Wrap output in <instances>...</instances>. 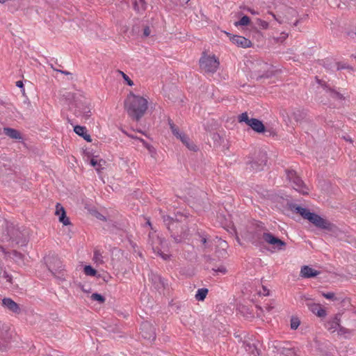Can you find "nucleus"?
I'll use <instances>...</instances> for the list:
<instances>
[{
  "label": "nucleus",
  "instance_id": "nucleus-10",
  "mask_svg": "<svg viewBox=\"0 0 356 356\" xmlns=\"http://www.w3.org/2000/svg\"><path fill=\"white\" fill-rule=\"evenodd\" d=\"M263 238L266 243L273 245L279 250H284L286 245L284 241L276 237L270 232H264Z\"/></svg>",
  "mask_w": 356,
  "mask_h": 356
},
{
  "label": "nucleus",
  "instance_id": "nucleus-27",
  "mask_svg": "<svg viewBox=\"0 0 356 356\" xmlns=\"http://www.w3.org/2000/svg\"><path fill=\"white\" fill-rule=\"evenodd\" d=\"M178 138L190 150L197 151V147L195 145H194L191 141L189 137L183 133H179L178 135Z\"/></svg>",
  "mask_w": 356,
  "mask_h": 356
},
{
  "label": "nucleus",
  "instance_id": "nucleus-54",
  "mask_svg": "<svg viewBox=\"0 0 356 356\" xmlns=\"http://www.w3.org/2000/svg\"><path fill=\"white\" fill-rule=\"evenodd\" d=\"M151 31L148 26H146L143 29V36L148 37L150 35Z\"/></svg>",
  "mask_w": 356,
  "mask_h": 356
},
{
  "label": "nucleus",
  "instance_id": "nucleus-12",
  "mask_svg": "<svg viewBox=\"0 0 356 356\" xmlns=\"http://www.w3.org/2000/svg\"><path fill=\"white\" fill-rule=\"evenodd\" d=\"M302 299H305L306 306L308 307L309 311H311L313 314H316L317 316L323 318L326 316L327 312L325 309H323L320 304L314 303L311 301V299L305 298V296L301 297Z\"/></svg>",
  "mask_w": 356,
  "mask_h": 356
},
{
  "label": "nucleus",
  "instance_id": "nucleus-3",
  "mask_svg": "<svg viewBox=\"0 0 356 356\" xmlns=\"http://www.w3.org/2000/svg\"><path fill=\"white\" fill-rule=\"evenodd\" d=\"M289 209L296 213H299L304 219L309 220L316 227L327 231H332L334 225L327 219H325L319 215L311 212L308 209L302 207L296 204H288Z\"/></svg>",
  "mask_w": 356,
  "mask_h": 356
},
{
  "label": "nucleus",
  "instance_id": "nucleus-37",
  "mask_svg": "<svg viewBox=\"0 0 356 356\" xmlns=\"http://www.w3.org/2000/svg\"><path fill=\"white\" fill-rule=\"evenodd\" d=\"M250 24V19L248 16L247 15H243L239 21L238 22H236L234 23V25L236 26H247L248 24Z\"/></svg>",
  "mask_w": 356,
  "mask_h": 356
},
{
  "label": "nucleus",
  "instance_id": "nucleus-53",
  "mask_svg": "<svg viewBox=\"0 0 356 356\" xmlns=\"http://www.w3.org/2000/svg\"><path fill=\"white\" fill-rule=\"evenodd\" d=\"M106 163V161L103 159H100L98 162V167L96 168V170L100 172L102 169H103V165Z\"/></svg>",
  "mask_w": 356,
  "mask_h": 356
},
{
  "label": "nucleus",
  "instance_id": "nucleus-29",
  "mask_svg": "<svg viewBox=\"0 0 356 356\" xmlns=\"http://www.w3.org/2000/svg\"><path fill=\"white\" fill-rule=\"evenodd\" d=\"M330 95V97L335 100H344L346 99L343 94L337 91L334 88H331L327 92Z\"/></svg>",
  "mask_w": 356,
  "mask_h": 356
},
{
  "label": "nucleus",
  "instance_id": "nucleus-58",
  "mask_svg": "<svg viewBox=\"0 0 356 356\" xmlns=\"http://www.w3.org/2000/svg\"><path fill=\"white\" fill-rule=\"evenodd\" d=\"M83 138L84 140H86L87 142H91L92 141V138H91L90 136L88 133L86 134H85L84 136H83Z\"/></svg>",
  "mask_w": 356,
  "mask_h": 356
},
{
  "label": "nucleus",
  "instance_id": "nucleus-43",
  "mask_svg": "<svg viewBox=\"0 0 356 356\" xmlns=\"http://www.w3.org/2000/svg\"><path fill=\"white\" fill-rule=\"evenodd\" d=\"M322 296L326 299L332 300L333 301H343L341 298L336 297L333 292L323 293Z\"/></svg>",
  "mask_w": 356,
  "mask_h": 356
},
{
  "label": "nucleus",
  "instance_id": "nucleus-41",
  "mask_svg": "<svg viewBox=\"0 0 356 356\" xmlns=\"http://www.w3.org/2000/svg\"><path fill=\"white\" fill-rule=\"evenodd\" d=\"M238 120L239 122H245L248 126L251 122V118L248 117V115L246 112L243 113L238 115Z\"/></svg>",
  "mask_w": 356,
  "mask_h": 356
},
{
  "label": "nucleus",
  "instance_id": "nucleus-42",
  "mask_svg": "<svg viewBox=\"0 0 356 356\" xmlns=\"http://www.w3.org/2000/svg\"><path fill=\"white\" fill-rule=\"evenodd\" d=\"M315 80H316V82L319 85L321 86L323 90H325V92H327L328 91V90L330 88V85L324 80L323 79H319L317 76H315Z\"/></svg>",
  "mask_w": 356,
  "mask_h": 356
},
{
  "label": "nucleus",
  "instance_id": "nucleus-1",
  "mask_svg": "<svg viewBox=\"0 0 356 356\" xmlns=\"http://www.w3.org/2000/svg\"><path fill=\"white\" fill-rule=\"evenodd\" d=\"M188 216L177 213L175 218L163 216V220L170 237L176 243H181L188 239L190 229L188 227Z\"/></svg>",
  "mask_w": 356,
  "mask_h": 356
},
{
  "label": "nucleus",
  "instance_id": "nucleus-25",
  "mask_svg": "<svg viewBox=\"0 0 356 356\" xmlns=\"http://www.w3.org/2000/svg\"><path fill=\"white\" fill-rule=\"evenodd\" d=\"M279 9L283 11V15L288 20H289L291 17H293L297 15V12L295 9L284 3L280 4Z\"/></svg>",
  "mask_w": 356,
  "mask_h": 356
},
{
  "label": "nucleus",
  "instance_id": "nucleus-56",
  "mask_svg": "<svg viewBox=\"0 0 356 356\" xmlns=\"http://www.w3.org/2000/svg\"><path fill=\"white\" fill-rule=\"evenodd\" d=\"M213 270L217 273H225L227 272L226 268L223 266L218 267L217 269L213 268Z\"/></svg>",
  "mask_w": 356,
  "mask_h": 356
},
{
  "label": "nucleus",
  "instance_id": "nucleus-7",
  "mask_svg": "<svg viewBox=\"0 0 356 356\" xmlns=\"http://www.w3.org/2000/svg\"><path fill=\"white\" fill-rule=\"evenodd\" d=\"M218 59L213 56H207L203 53L202 56L200 59V67L202 70L208 73H214L219 67Z\"/></svg>",
  "mask_w": 356,
  "mask_h": 356
},
{
  "label": "nucleus",
  "instance_id": "nucleus-47",
  "mask_svg": "<svg viewBox=\"0 0 356 356\" xmlns=\"http://www.w3.org/2000/svg\"><path fill=\"white\" fill-rule=\"evenodd\" d=\"M300 324V321L298 317H292L291 318V328L296 330Z\"/></svg>",
  "mask_w": 356,
  "mask_h": 356
},
{
  "label": "nucleus",
  "instance_id": "nucleus-61",
  "mask_svg": "<svg viewBox=\"0 0 356 356\" xmlns=\"http://www.w3.org/2000/svg\"><path fill=\"white\" fill-rule=\"evenodd\" d=\"M287 37H288V33L283 32L281 33V36H280V39L281 40V41H282V40H285Z\"/></svg>",
  "mask_w": 356,
  "mask_h": 356
},
{
  "label": "nucleus",
  "instance_id": "nucleus-55",
  "mask_svg": "<svg viewBox=\"0 0 356 356\" xmlns=\"http://www.w3.org/2000/svg\"><path fill=\"white\" fill-rule=\"evenodd\" d=\"M98 162L99 161H97L95 157H92L90 161V164L96 168L98 167Z\"/></svg>",
  "mask_w": 356,
  "mask_h": 356
},
{
  "label": "nucleus",
  "instance_id": "nucleus-20",
  "mask_svg": "<svg viewBox=\"0 0 356 356\" xmlns=\"http://www.w3.org/2000/svg\"><path fill=\"white\" fill-rule=\"evenodd\" d=\"M320 274V272L309 267V266H303L301 268L300 275L304 278H312Z\"/></svg>",
  "mask_w": 356,
  "mask_h": 356
},
{
  "label": "nucleus",
  "instance_id": "nucleus-62",
  "mask_svg": "<svg viewBox=\"0 0 356 356\" xmlns=\"http://www.w3.org/2000/svg\"><path fill=\"white\" fill-rule=\"evenodd\" d=\"M16 86H17L18 88H22L24 87L23 82L22 81H17Z\"/></svg>",
  "mask_w": 356,
  "mask_h": 356
},
{
  "label": "nucleus",
  "instance_id": "nucleus-50",
  "mask_svg": "<svg viewBox=\"0 0 356 356\" xmlns=\"http://www.w3.org/2000/svg\"><path fill=\"white\" fill-rule=\"evenodd\" d=\"M120 73L122 74L123 79L127 82L128 86H134V81L131 80L130 78L126 74H124L123 72H120Z\"/></svg>",
  "mask_w": 356,
  "mask_h": 356
},
{
  "label": "nucleus",
  "instance_id": "nucleus-32",
  "mask_svg": "<svg viewBox=\"0 0 356 356\" xmlns=\"http://www.w3.org/2000/svg\"><path fill=\"white\" fill-rule=\"evenodd\" d=\"M133 5L134 10L137 12L146 9L145 0H134Z\"/></svg>",
  "mask_w": 356,
  "mask_h": 356
},
{
  "label": "nucleus",
  "instance_id": "nucleus-8",
  "mask_svg": "<svg viewBox=\"0 0 356 356\" xmlns=\"http://www.w3.org/2000/svg\"><path fill=\"white\" fill-rule=\"evenodd\" d=\"M287 179L293 184V188L303 195L308 194V188L293 170H286Z\"/></svg>",
  "mask_w": 356,
  "mask_h": 356
},
{
  "label": "nucleus",
  "instance_id": "nucleus-34",
  "mask_svg": "<svg viewBox=\"0 0 356 356\" xmlns=\"http://www.w3.org/2000/svg\"><path fill=\"white\" fill-rule=\"evenodd\" d=\"M272 68V67H270ZM275 72L272 69H268L265 71L263 74H258L256 77V80L257 81H261L262 79H269L274 76Z\"/></svg>",
  "mask_w": 356,
  "mask_h": 356
},
{
  "label": "nucleus",
  "instance_id": "nucleus-48",
  "mask_svg": "<svg viewBox=\"0 0 356 356\" xmlns=\"http://www.w3.org/2000/svg\"><path fill=\"white\" fill-rule=\"evenodd\" d=\"M253 225L254 227V230L261 229L263 232H266L267 231L266 228L264 226V224L263 222H261L257 221Z\"/></svg>",
  "mask_w": 356,
  "mask_h": 356
},
{
  "label": "nucleus",
  "instance_id": "nucleus-36",
  "mask_svg": "<svg viewBox=\"0 0 356 356\" xmlns=\"http://www.w3.org/2000/svg\"><path fill=\"white\" fill-rule=\"evenodd\" d=\"M82 106H83V110H78V113H79L78 115H79V116L82 115L86 119H88L90 116V113H91L90 109L88 107V104L87 105L84 104Z\"/></svg>",
  "mask_w": 356,
  "mask_h": 356
},
{
  "label": "nucleus",
  "instance_id": "nucleus-26",
  "mask_svg": "<svg viewBox=\"0 0 356 356\" xmlns=\"http://www.w3.org/2000/svg\"><path fill=\"white\" fill-rule=\"evenodd\" d=\"M244 348L247 353L248 356H258L259 350L254 343L244 342Z\"/></svg>",
  "mask_w": 356,
  "mask_h": 356
},
{
  "label": "nucleus",
  "instance_id": "nucleus-4",
  "mask_svg": "<svg viewBox=\"0 0 356 356\" xmlns=\"http://www.w3.org/2000/svg\"><path fill=\"white\" fill-rule=\"evenodd\" d=\"M5 239L11 243V246H26L29 242V230L24 227H19L13 223L7 222Z\"/></svg>",
  "mask_w": 356,
  "mask_h": 356
},
{
  "label": "nucleus",
  "instance_id": "nucleus-19",
  "mask_svg": "<svg viewBox=\"0 0 356 356\" xmlns=\"http://www.w3.org/2000/svg\"><path fill=\"white\" fill-rule=\"evenodd\" d=\"M55 214L58 216L59 221L64 225H69L71 224L70 219L66 216V211L65 209L61 206L60 203L56 204Z\"/></svg>",
  "mask_w": 356,
  "mask_h": 356
},
{
  "label": "nucleus",
  "instance_id": "nucleus-51",
  "mask_svg": "<svg viewBox=\"0 0 356 356\" xmlns=\"http://www.w3.org/2000/svg\"><path fill=\"white\" fill-rule=\"evenodd\" d=\"M157 254L165 261L170 259L171 256L170 254L163 253L161 250H157Z\"/></svg>",
  "mask_w": 356,
  "mask_h": 356
},
{
  "label": "nucleus",
  "instance_id": "nucleus-52",
  "mask_svg": "<svg viewBox=\"0 0 356 356\" xmlns=\"http://www.w3.org/2000/svg\"><path fill=\"white\" fill-rule=\"evenodd\" d=\"M303 115L304 113L300 111H298L297 112H294L293 113V117H294V119L296 120V121H298L300 120L301 118H303Z\"/></svg>",
  "mask_w": 356,
  "mask_h": 356
},
{
  "label": "nucleus",
  "instance_id": "nucleus-59",
  "mask_svg": "<svg viewBox=\"0 0 356 356\" xmlns=\"http://www.w3.org/2000/svg\"><path fill=\"white\" fill-rule=\"evenodd\" d=\"M51 67L53 68L54 70H56V71H57L58 72H60L62 74H66V75L70 74V72H69L67 71H63V70H56V69H54L52 65H51Z\"/></svg>",
  "mask_w": 356,
  "mask_h": 356
},
{
  "label": "nucleus",
  "instance_id": "nucleus-22",
  "mask_svg": "<svg viewBox=\"0 0 356 356\" xmlns=\"http://www.w3.org/2000/svg\"><path fill=\"white\" fill-rule=\"evenodd\" d=\"M72 97H73L72 106H74L75 108L74 114L76 116H79L78 110H83L82 105H84V104L87 105L88 103L86 101V99L83 97H82L81 95H79V96L73 95Z\"/></svg>",
  "mask_w": 356,
  "mask_h": 356
},
{
  "label": "nucleus",
  "instance_id": "nucleus-5",
  "mask_svg": "<svg viewBox=\"0 0 356 356\" xmlns=\"http://www.w3.org/2000/svg\"><path fill=\"white\" fill-rule=\"evenodd\" d=\"M43 261L49 271L55 278L60 281L65 280V266L57 254L49 252L48 254L44 257Z\"/></svg>",
  "mask_w": 356,
  "mask_h": 356
},
{
  "label": "nucleus",
  "instance_id": "nucleus-46",
  "mask_svg": "<svg viewBox=\"0 0 356 356\" xmlns=\"http://www.w3.org/2000/svg\"><path fill=\"white\" fill-rule=\"evenodd\" d=\"M170 128L174 136L176 137H178V135H179V128L174 124V122L171 120H168Z\"/></svg>",
  "mask_w": 356,
  "mask_h": 356
},
{
  "label": "nucleus",
  "instance_id": "nucleus-33",
  "mask_svg": "<svg viewBox=\"0 0 356 356\" xmlns=\"http://www.w3.org/2000/svg\"><path fill=\"white\" fill-rule=\"evenodd\" d=\"M353 330L347 329L341 325H340L337 330L338 335L343 336L345 339H349L350 336L353 334Z\"/></svg>",
  "mask_w": 356,
  "mask_h": 356
},
{
  "label": "nucleus",
  "instance_id": "nucleus-35",
  "mask_svg": "<svg viewBox=\"0 0 356 356\" xmlns=\"http://www.w3.org/2000/svg\"><path fill=\"white\" fill-rule=\"evenodd\" d=\"M136 138L138 139L140 142H141L143 143V146L147 149V150L149 151V152L150 153V154L152 157L155 156L156 152L155 148L152 145H151L150 144L147 143L143 138H137V137Z\"/></svg>",
  "mask_w": 356,
  "mask_h": 356
},
{
  "label": "nucleus",
  "instance_id": "nucleus-63",
  "mask_svg": "<svg viewBox=\"0 0 356 356\" xmlns=\"http://www.w3.org/2000/svg\"><path fill=\"white\" fill-rule=\"evenodd\" d=\"M97 218H99V220H104V221L106 220V217L104 216L103 215L100 214V213H98V216H97Z\"/></svg>",
  "mask_w": 356,
  "mask_h": 356
},
{
  "label": "nucleus",
  "instance_id": "nucleus-9",
  "mask_svg": "<svg viewBox=\"0 0 356 356\" xmlns=\"http://www.w3.org/2000/svg\"><path fill=\"white\" fill-rule=\"evenodd\" d=\"M140 334L143 339L154 341L156 338V328L151 323L144 321L140 325Z\"/></svg>",
  "mask_w": 356,
  "mask_h": 356
},
{
  "label": "nucleus",
  "instance_id": "nucleus-21",
  "mask_svg": "<svg viewBox=\"0 0 356 356\" xmlns=\"http://www.w3.org/2000/svg\"><path fill=\"white\" fill-rule=\"evenodd\" d=\"M0 248L1 249L2 252L8 257L12 258L14 259L16 262H23L24 261V254H22L21 252H17L15 250H13L12 251H6V249L0 245Z\"/></svg>",
  "mask_w": 356,
  "mask_h": 356
},
{
  "label": "nucleus",
  "instance_id": "nucleus-30",
  "mask_svg": "<svg viewBox=\"0 0 356 356\" xmlns=\"http://www.w3.org/2000/svg\"><path fill=\"white\" fill-rule=\"evenodd\" d=\"M209 290L207 288L199 289L195 296V299L198 301H203L208 294Z\"/></svg>",
  "mask_w": 356,
  "mask_h": 356
},
{
  "label": "nucleus",
  "instance_id": "nucleus-24",
  "mask_svg": "<svg viewBox=\"0 0 356 356\" xmlns=\"http://www.w3.org/2000/svg\"><path fill=\"white\" fill-rule=\"evenodd\" d=\"M325 326L332 332L337 331L340 327V314H336L332 320L327 322Z\"/></svg>",
  "mask_w": 356,
  "mask_h": 356
},
{
  "label": "nucleus",
  "instance_id": "nucleus-28",
  "mask_svg": "<svg viewBox=\"0 0 356 356\" xmlns=\"http://www.w3.org/2000/svg\"><path fill=\"white\" fill-rule=\"evenodd\" d=\"M4 134L13 139L20 140L22 139L21 133L15 129L7 127L4 128Z\"/></svg>",
  "mask_w": 356,
  "mask_h": 356
},
{
  "label": "nucleus",
  "instance_id": "nucleus-13",
  "mask_svg": "<svg viewBox=\"0 0 356 356\" xmlns=\"http://www.w3.org/2000/svg\"><path fill=\"white\" fill-rule=\"evenodd\" d=\"M226 33L229 37V39L232 42V43L236 44L239 47L248 48L252 47V42L249 39L243 36L232 35L231 33Z\"/></svg>",
  "mask_w": 356,
  "mask_h": 356
},
{
  "label": "nucleus",
  "instance_id": "nucleus-64",
  "mask_svg": "<svg viewBox=\"0 0 356 356\" xmlns=\"http://www.w3.org/2000/svg\"><path fill=\"white\" fill-rule=\"evenodd\" d=\"M190 0H180V4L184 6L188 3Z\"/></svg>",
  "mask_w": 356,
  "mask_h": 356
},
{
  "label": "nucleus",
  "instance_id": "nucleus-45",
  "mask_svg": "<svg viewBox=\"0 0 356 356\" xmlns=\"http://www.w3.org/2000/svg\"><path fill=\"white\" fill-rule=\"evenodd\" d=\"M91 299L95 301H97L99 303H104L106 300V298L102 295L94 293L91 295Z\"/></svg>",
  "mask_w": 356,
  "mask_h": 356
},
{
  "label": "nucleus",
  "instance_id": "nucleus-31",
  "mask_svg": "<svg viewBox=\"0 0 356 356\" xmlns=\"http://www.w3.org/2000/svg\"><path fill=\"white\" fill-rule=\"evenodd\" d=\"M319 350L322 353L323 355H330L332 354V351L334 350V347L331 343L319 346Z\"/></svg>",
  "mask_w": 356,
  "mask_h": 356
},
{
  "label": "nucleus",
  "instance_id": "nucleus-57",
  "mask_svg": "<svg viewBox=\"0 0 356 356\" xmlns=\"http://www.w3.org/2000/svg\"><path fill=\"white\" fill-rule=\"evenodd\" d=\"M198 235H199V236L201 238L202 243L206 246V243H207V236H205L204 234H202L200 233H198Z\"/></svg>",
  "mask_w": 356,
  "mask_h": 356
},
{
  "label": "nucleus",
  "instance_id": "nucleus-23",
  "mask_svg": "<svg viewBox=\"0 0 356 356\" xmlns=\"http://www.w3.org/2000/svg\"><path fill=\"white\" fill-rule=\"evenodd\" d=\"M249 127H250L255 132L259 134L264 133L266 131V127L264 123L257 118H251Z\"/></svg>",
  "mask_w": 356,
  "mask_h": 356
},
{
  "label": "nucleus",
  "instance_id": "nucleus-16",
  "mask_svg": "<svg viewBox=\"0 0 356 356\" xmlns=\"http://www.w3.org/2000/svg\"><path fill=\"white\" fill-rule=\"evenodd\" d=\"M263 231L261 229H257L253 230L251 232H249L248 234V240L250 242L252 243L256 247H259L262 244V239L263 238Z\"/></svg>",
  "mask_w": 356,
  "mask_h": 356
},
{
  "label": "nucleus",
  "instance_id": "nucleus-17",
  "mask_svg": "<svg viewBox=\"0 0 356 356\" xmlns=\"http://www.w3.org/2000/svg\"><path fill=\"white\" fill-rule=\"evenodd\" d=\"M149 280L156 290L164 289L168 284L159 275L152 273L149 275Z\"/></svg>",
  "mask_w": 356,
  "mask_h": 356
},
{
  "label": "nucleus",
  "instance_id": "nucleus-49",
  "mask_svg": "<svg viewBox=\"0 0 356 356\" xmlns=\"http://www.w3.org/2000/svg\"><path fill=\"white\" fill-rule=\"evenodd\" d=\"M0 275L1 277L5 278L7 282L12 283V276L6 270L1 271Z\"/></svg>",
  "mask_w": 356,
  "mask_h": 356
},
{
  "label": "nucleus",
  "instance_id": "nucleus-15",
  "mask_svg": "<svg viewBox=\"0 0 356 356\" xmlns=\"http://www.w3.org/2000/svg\"><path fill=\"white\" fill-rule=\"evenodd\" d=\"M12 162L6 156H0V177L9 175L12 172Z\"/></svg>",
  "mask_w": 356,
  "mask_h": 356
},
{
  "label": "nucleus",
  "instance_id": "nucleus-14",
  "mask_svg": "<svg viewBox=\"0 0 356 356\" xmlns=\"http://www.w3.org/2000/svg\"><path fill=\"white\" fill-rule=\"evenodd\" d=\"M286 346H283L281 343H278L274 346L276 349L275 352L279 356H297L295 350L292 347L288 346L289 343L284 342Z\"/></svg>",
  "mask_w": 356,
  "mask_h": 356
},
{
  "label": "nucleus",
  "instance_id": "nucleus-38",
  "mask_svg": "<svg viewBox=\"0 0 356 356\" xmlns=\"http://www.w3.org/2000/svg\"><path fill=\"white\" fill-rule=\"evenodd\" d=\"M93 261L97 264H102L104 263L103 257L99 250H96L94 251Z\"/></svg>",
  "mask_w": 356,
  "mask_h": 356
},
{
  "label": "nucleus",
  "instance_id": "nucleus-40",
  "mask_svg": "<svg viewBox=\"0 0 356 356\" xmlns=\"http://www.w3.org/2000/svg\"><path fill=\"white\" fill-rule=\"evenodd\" d=\"M83 272L86 275L90 276H96L97 274V271L90 265H87L84 267Z\"/></svg>",
  "mask_w": 356,
  "mask_h": 356
},
{
  "label": "nucleus",
  "instance_id": "nucleus-11",
  "mask_svg": "<svg viewBox=\"0 0 356 356\" xmlns=\"http://www.w3.org/2000/svg\"><path fill=\"white\" fill-rule=\"evenodd\" d=\"M263 238L266 243L273 245L279 250H284L286 245L284 241L276 237L270 232H264Z\"/></svg>",
  "mask_w": 356,
  "mask_h": 356
},
{
  "label": "nucleus",
  "instance_id": "nucleus-39",
  "mask_svg": "<svg viewBox=\"0 0 356 356\" xmlns=\"http://www.w3.org/2000/svg\"><path fill=\"white\" fill-rule=\"evenodd\" d=\"M74 131L77 135L81 136L82 138L83 136L88 133L86 127L80 125H76L74 127Z\"/></svg>",
  "mask_w": 356,
  "mask_h": 356
},
{
  "label": "nucleus",
  "instance_id": "nucleus-18",
  "mask_svg": "<svg viewBox=\"0 0 356 356\" xmlns=\"http://www.w3.org/2000/svg\"><path fill=\"white\" fill-rule=\"evenodd\" d=\"M2 305L15 314H19L21 312L19 305L10 298H4L2 300Z\"/></svg>",
  "mask_w": 356,
  "mask_h": 356
},
{
  "label": "nucleus",
  "instance_id": "nucleus-2",
  "mask_svg": "<svg viewBox=\"0 0 356 356\" xmlns=\"http://www.w3.org/2000/svg\"><path fill=\"white\" fill-rule=\"evenodd\" d=\"M147 100L131 92L124 100V108L129 116L136 121H139L147 109Z\"/></svg>",
  "mask_w": 356,
  "mask_h": 356
},
{
  "label": "nucleus",
  "instance_id": "nucleus-6",
  "mask_svg": "<svg viewBox=\"0 0 356 356\" xmlns=\"http://www.w3.org/2000/svg\"><path fill=\"white\" fill-rule=\"evenodd\" d=\"M268 161L267 154L265 151L259 150L255 158H248L247 164L252 172H259L263 170Z\"/></svg>",
  "mask_w": 356,
  "mask_h": 356
},
{
  "label": "nucleus",
  "instance_id": "nucleus-44",
  "mask_svg": "<svg viewBox=\"0 0 356 356\" xmlns=\"http://www.w3.org/2000/svg\"><path fill=\"white\" fill-rule=\"evenodd\" d=\"M254 24L255 27L259 26L262 29H267L268 28V23L259 18L256 19Z\"/></svg>",
  "mask_w": 356,
  "mask_h": 356
},
{
  "label": "nucleus",
  "instance_id": "nucleus-60",
  "mask_svg": "<svg viewBox=\"0 0 356 356\" xmlns=\"http://www.w3.org/2000/svg\"><path fill=\"white\" fill-rule=\"evenodd\" d=\"M262 289H263V291H264V292H263L264 296H268L269 295V290L266 288V286H263Z\"/></svg>",
  "mask_w": 356,
  "mask_h": 356
}]
</instances>
